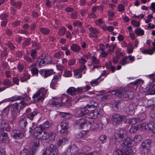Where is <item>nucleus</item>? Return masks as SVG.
I'll list each match as a JSON object with an SVG mask.
<instances>
[{"label": "nucleus", "instance_id": "1", "mask_svg": "<svg viewBox=\"0 0 155 155\" xmlns=\"http://www.w3.org/2000/svg\"><path fill=\"white\" fill-rule=\"evenodd\" d=\"M47 91V90L43 87L38 89L33 96V98L34 99L35 101L37 102L40 101H42L45 97Z\"/></svg>", "mask_w": 155, "mask_h": 155}, {"label": "nucleus", "instance_id": "2", "mask_svg": "<svg viewBox=\"0 0 155 155\" xmlns=\"http://www.w3.org/2000/svg\"><path fill=\"white\" fill-rule=\"evenodd\" d=\"M125 119L126 117L124 116L118 114H114L112 117L113 124L115 126H118L121 123L122 121H125Z\"/></svg>", "mask_w": 155, "mask_h": 155}, {"label": "nucleus", "instance_id": "3", "mask_svg": "<svg viewBox=\"0 0 155 155\" xmlns=\"http://www.w3.org/2000/svg\"><path fill=\"white\" fill-rule=\"evenodd\" d=\"M58 151L56 146L53 144H51L49 148H46L42 155H49L51 154L53 155H58Z\"/></svg>", "mask_w": 155, "mask_h": 155}, {"label": "nucleus", "instance_id": "4", "mask_svg": "<svg viewBox=\"0 0 155 155\" xmlns=\"http://www.w3.org/2000/svg\"><path fill=\"white\" fill-rule=\"evenodd\" d=\"M89 110L87 107H84L83 108L77 109L76 111V115L78 117H83L88 113Z\"/></svg>", "mask_w": 155, "mask_h": 155}, {"label": "nucleus", "instance_id": "5", "mask_svg": "<svg viewBox=\"0 0 155 155\" xmlns=\"http://www.w3.org/2000/svg\"><path fill=\"white\" fill-rule=\"evenodd\" d=\"M78 151V148L74 145H72L70 146L65 151L66 155H73Z\"/></svg>", "mask_w": 155, "mask_h": 155}, {"label": "nucleus", "instance_id": "6", "mask_svg": "<svg viewBox=\"0 0 155 155\" xmlns=\"http://www.w3.org/2000/svg\"><path fill=\"white\" fill-rule=\"evenodd\" d=\"M43 129L41 126L39 125L38 127H37L34 129L31 128L30 130V132L35 137H37L39 136L42 132Z\"/></svg>", "mask_w": 155, "mask_h": 155}, {"label": "nucleus", "instance_id": "7", "mask_svg": "<svg viewBox=\"0 0 155 155\" xmlns=\"http://www.w3.org/2000/svg\"><path fill=\"white\" fill-rule=\"evenodd\" d=\"M150 142L149 140L146 139L144 140L142 143V151L144 153H147L149 150L150 147Z\"/></svg>", "mask_w": 155, "mask_h": 155}, {"label": "nucleus", "instance_id": "8", "mask_svg": "<svg viewBox=\"0 0 155 155\" xmlns=\"http://www.w3.org/2000/svg\"><path fill=\"white\" fill-rule=\"evenodd\" d=\"M87 120L84 119H81L78 120L76 123V125L79 126L81 129L84 128L86 129L87 127Z\"/></svg>", "mask_w": 155, "mask_h": 155}, {"label": "nucleus", "instance_id": "9", "mask_svg": "<svg viewBox=\"0 0 155 155\" xmlns=\"http://www.w3.org/2000/svg\"><path fill=\"white\" fill-rule=\"evenodd\" d=\"M145 130H152L155 134V123L153 122H150L149 123H145L144 124Z\"/></svg>", "mask_w": 155, "mask_h": 155}, {"label": "nucleus", "instance_id": "10", "mask_svg": "<svg viewBox=\"0 0 155 155\" xmlns=\"http://www.w3.org/2000/svg\"><path fill=\"white\" fill-rule=\"evenodd\" d=\"M11 135L15 138H17L22 137L23 136V133L21 130H14L11 133Z\"/></svg>", "mask_w": 155, "mask_h": 155}, {"label": "nucleus", "instance_id": "11", "mask_svg": "<svg viewBox=\"0 0 155 155\" xmlns=\"http://www.w3.org/2000/svg\"><path fill=\"white\" fill-rule=\"evenodd\" d=\"M144 123L139 124L137 126L131 127L129 130L130 132V133H134L140 130H145V126H143L144 125Z\"/></svg>", "mask_w": 155, "mask_h": 155}, {"label": "nucleus", "instance_id": "12", "mask_svg": "<svg viewBox=\"0 0 155 155\" xmlns=\"http://www.w3.org/2000/svg\"><path fill=\"white\" fill-rule=\"evenodd\" d=\"M126 131L124 130L120 129L115 134V137L116 139L119 138L122 139L126 136Z\"/></svg>", "mask_w": 155, "mask_h": 155}, {"label": "nucleus", "instance_id": "13", "mask_svg": "<svg viewBox=\"0 0 155 155\" xmlns=\"http://www.w3.org/2000/svg\"><path fill=\"white\" fill-rule=\"evenodd\" d=\"M136 107L137 106L135 104H130L127 107L126 111L129 114H133L135 112V110L136 109Z\"/></svg>", "mask_w": 155, "mask_h": 155}, {"label": "nucleus", "instance_id": "14", "mask_svg": "<svg viewBox=\"0 0 155 155\" xmlns=\"http://www.w3.org/2000/svg\"><path fill=\"white\" fill-rule=\"evenodd\" d=\"M132 142V139L129 137H127L124 141L122 144V146L124 149H126Z\"/></svg>", "mask_w": 155, "mask_h": 155}, {"label": "nucleus", "instance_id": "15", "mask_svg": "<svg viewBox=\"0 0 155 155\" xmlns=\"http://www.w3.org/2000/svg\"><path fill=\"white\" fill-rule=\"evenodd\" d=\"M40 73L42 76L46 78L53 74V71L52 70L43 69L40 71Z\"/></svg>", "mask_w": 155, "mask_h": 155}, {"label": "nucleus", "instance_id": "16", "mask_svg": "<svg viewBox=\"0 0 155 155\" xmlns=\"http://www.w3.org/2000/svg\"><path fill=\"white\" fill-rule=\"evenodd\" d=\"M88 29L91 32L89 34V37L97 38V35L99 33L98 30L93 27L89 28Z\"/></svg>", "mask_w": 155, "mask_h": 155}, {"label": "nucleus", "instance_id": "17", "mask_svg": "<svg viewBox=\"0 0 155 155\" xmlns=\"http://www.w3.org/2000/svg\"><path fill=\"white\" fill-rule=\"evenodd\" d=\"M102 110H101L99 111L98 110H95L90 114V115L92 118L96 119L102 115Z\"/></svg>", "mask_w": 155, "mask_h": 155}, {"label": "nucleus", "instance_id": "18", "mask_svg": "<svg viewBox=\"0 0 155 155\" xmlns=\"http://www.w3.org/2000/svg\"><path fill=\"white\" fill-rule=\"evenodd\" d=\"M62 97L63 98V99H62V98L61 99V102H58L55 101L53 102L50 104V106L51 107H58L60 106H61V105H63L61 104V102H63V99L64 98H67L66 95H64ZM67 100V98H66L65 101H66Z\"/></svg>", "mask_w": 155, "mask_h": 155}, {"label": "nucleus", "instance_id": "19", "mask_svg": "<svg viewBox=\"0 0 155 155\" xmlns=\"http://www.w3.org/2000/svg\"><path fill=\"white\" fill-rule=\"evenodd\" d=\"M39 138L38 137L34 140L33 141V145L32 146V150L33 153L39 147L40 145Z\"/></svg>", "mask_w": 155, "mask_h": 155}, {"label": "nucleus", "instance_id": "20", "mask_svg": "<svg viewBox=\"0 0 155 155\" xmlns=\"http://www.w3.org/2000/svg\"><path fill=\"white\" fill-rule=\"evenodd\" d=\"M18 124L21 127L24 128L28 124L27 119L25 117L21 118L18 121Z\"/></svg>", "mask_w": 155, "mask_h": 155}, {"label": "nucleus", "instance_id": "21", "mask_svg": "<svg viewBox=\"0 0 155 155\" xmlns=\"http://www.w3.org/2000/svg\"><path fill=\"white\" fill-rule=\"evenodd\" d=\"M7 135L2 130H0V141L1 142H5L7 140Z\"/></svg>", "mask_w": 155, "mask_h": 155}, {"label": "nucleus", "instance_id": "22", "mask_svg": "<svg viewBox=\"0 0 155 155\" xmlns=\"http://www.w3.org/2000/svg\"><path fill=\"white\" fill-rule=\"evenodd\" d=\"M0 127L3 130L8 131L9 130V126L8 124L4 120H2L0 123Z\"/></svg>", "mask_w": 155, "mask_h": 155}, {"label": "nucleus", "instance_id": "23", "mask_svg": "<svg viewBox=\"0 0 155 155\" xmlns=\"http://www.w3.org/2000/svg\"><path fill=\"white\" fill-rule=\"evenodd\" d=\"M61 132L63 133H66L68 127V124L65 122H63L61 123Z\"/></svg>", "mask_w": 155, "mask_h": 155}, {"label": "nucleus", "instance_id": "24", "mask_svg": "<svg viewBox=\"0 0 155 155\" xmlns=\"http://www.w3.org/2000/svg\"><path fill=\"white\" fill-rule=\"evenodd\" d=\"M48 132L44 131L39 135L38 138L42 140H46L48 139Z\"/></svg>", "mask_w": 155, "mask_h": 155}, {"label": "nucleus", "instance_id": "25", "mask_svg": "<svg viewBox=\"0 0 155 155\" xmlns=\"http://www.w3.org/2000/svg\"><path fill=\"white\" fill-rule=\"evenodd\" d=\"M71 49L74 52H78L81 50V48L77 44H73L71 46Z\"/></svg>", "mask_w": 155, "mask_h": 155}, {"label": "nucleus", "instance_id": "26", "mask_svg": "<svg viewBox=\"0 0 155 155\" xmlns=\"http://www.w3.org/2000/svg\"><path fill=\"white\" fill-rule=\"evenodd\" d=\"M51 124V123L50 122L48 121H46L45 122H44L41 126L42 129L43 130H45L50 127Z\"/></svg>", "mask_w": 155, "mask_h": 155}, {"label": "nucleus", "instance_id": "27", "mask_svg": "<svg viewBox=\"0 0 155 155\" xmlns=\"http://www.w3.org/2000/svg\"><path fill=\"white\" fill-rule=\"evenodd\" d=\"M98 106V104L94 101H90L88 104L87 105L86 107L87 108H92L97 107Z\"/></svg>", "mask_w": 155, "mask_h": 155}, {"label": "nucleus", "instance_id": "28", "mask_svg": "<svg viewBox=\"0 0 155 155\" xmlns=\"http://www.w3.org/2000/svg\"><path fill=\"white\" fill-rule=\"evenodd\" d=\"M128 155H134L136 152L135 148L133 147H129L126 152Z\"/></svg>", "mask_w": 155, "mask_h": 155}, {"label": "nucleus", "instance_id": "29", "mask_svg": "<svg viewBox=\"0 0 155 155\" xmlns=\"http://www.w3.org/2000/svg\"><path fill=\"white\" fill-rule=\"evenodd\" d=\"M38 113V112L37 111L34 110V111H33L32 112H31L28 114H27L26 115V116L30 120H32L33 119V118L35 116L37 115V114Z\"/></svg>", "mask_w": 155, "mask_h": 155}, {"label": "nucleus", "instance_id": "30", "mask_svg": "<svg viewBox=\"0 0 155 155\" xmlns=\"http://www.w3.org/2000/svg\"><path fill=\"white\" fill-rule=\"evenodd\" d=\"M147 90L149 94H155V84L150 86Z\"/></svg>", "mask_w": 155, "mask_h": 155}, {"label": "nucleus", "instance_id": "31", "mask_svg": "<svg viewBox=\"0 0 155 155\" xmlns=\"http://www.w3.org/2000/svg\"><path fill=\"white\" fill-rule=\"evenodd\" d=\"M30 76L28 73L24 74L20 76V78L22 82H24L30 78Z\"/></svg>", "mask_w": 155, "mask_h": 155}, {"label": "nucleus", "instance_id": "32", "mask_svg": "<svg viewBox=\"0 0 155 155\" xmlns=\"http://www.w3.org/2000/svg\"><path fill=\"white\" fill-rule=\"evenodd\" d=\"M88 123L89 124V127L92 130H94L97 128L98 127V125L97 124L93 123L90 121H88Z\"/></svg>", "mask_w": 155, "mask_h": 155}, {"label": "nucleus", "instance_id": "33", "mask_svg": "<svg viewBox=\"0 0 155 155\" xmlns=\"http://www.w3.org/2000/svg\"><path fill=\"white\" fill-rule=\"evenodd\" d=\"M68 142V140L66 138H63L62 139H60L58 143V145L59 146L62 145V144H64L67 143Z\"/></svg>", "mask_w": 155, "mask_h": 155}, {"label": "nucleus", "instance_id": "34", "mask_svg": "<svg viewBox=\"0 0 155 155\" xmlns=\"http://www.w3.org/2000/svg\"><path fill=\"white\" fill-rule=\"evenodd\" d=\"M48 139L51 141L54 140L56 136V134L54 132H48Z\"/></svg>", "mask_w": 155, "mask_h": 155}, {"label": "nucleus", "instance_id": "35", "mask_svg": "<svg viewBox=\"0 0 155 155\" xmlns=\"http://www.w3.org/2000/svg\"><path fill=\"white\" fill-rule=\"evenodd\" d=\"M100 78L99 77L97 79L91 81L90 83L92 86H95L98 85L101 81Z\"/></svg>", "mask_w": 155, "mask_h": 155}, {"label": "nucleus", "instance_id": "36", "mask_svg": "<svg viewBox=\"0 0 155 155\" xmlns=\"http://www.w3.org/2000/svg\"><path fill=\"white\" fill-rule=\"evenodd\" d=\"M61 73H59L56 74L54 75V78L52 80L53 81H54L57 83L58 79H60L61 78Z\"/></svg>", "mask_w": 155, "mask_h": 155}, {"label": "nucleus", "instance_id": "37", "mask_svg": "<svg viewBox=\"0 0 155 155\" xmlns=\"http://www.w3.org/2000/svg\"><path fill=\"white\" fill-rule=\"evenodd\" d=\"M23 97L20 96H15L8 99V101H14L17 100L23 99Z\"/></svg>", "mask_w": 155, "mask_h": 155}, {"label": "nucleus", "instance_id": "38", "mask_svg": "<svg viewBox=\"0 0 155 155\" xmlns=\"http://www.w3.org/2000/svg\"><path fill=\"white\" fill-rule=\"evenodd\" d=\"M76 89L74 87H71L69 88L67 90V93L71 95H73L75 94Z\"/></svg>", "mask_w": 155, "mask_h": 155}, {"label": "nucleus", "instance_id": "39", "mask_svg": "<svg viewBox=\"0 0 155 155\" xmlns=\"http://www.w3.org/2000/svg\"><path fill=\"white\" fill-rule=\"evenodd\" d=\"M11 82V80L8 79H5L3 81V84L5 86H7V87H9L12 86Z\"/></svg>", "mask_w": 155, "mask_h": 155}, {"label": "nucleus", "instance_id": "40", "mask_svg": "<svg viewBox=\"0 0 155 155\" xmlns=\"http://www.w3.org/2000/svg\"><path fill=\"white\" fill-rule=\"evenodd\" d=\"M129 63V61L128 60L127 57L125 56L121 60L120 63L122 65H124L126 64H127Z\"/></svg>", "mask_w": 155, "mask_h": 155}, {"label": "nucleus", "instance_id": "41", "mask_svg": "<svg viewBox=\"0 0 155 155\" xmlns=\"http://www.w3.org/2000/svg\"><path fill=\"white\" fill-rule=\"evenodd\" d=\"M114 153L115 155H128L126 152L122 151L119 150H115Z\"/></svg>", "mask_w": 155, "mask_h": 155}, {"label": "nucleus", "instance_id": "42", "mask_svg": "<svg viewBox=\"0 0 155 155\" xmlns=\"http://www.w3.org/2000/svg\"><path fill=\"white\" fill-rule=\"evenodd\" d=\"M40 31L44 34L47 35L49 33L50 30L47 28H42L40 29Z\"/></svg>", "mask_w": 155, "mask_h": 155}, {"label": "nucleus", "instance_id": "43", "mask_svg": "<svg viewBox=\"0 0 155 155\" xmlns=\"http://www.w3.org/2000/svg\"><path fill=\"white\" fill-rule=\"evenodd\" d=\"M31 55L33 60L35 59L37 57V51L35 49H32L31 51Z\"/></svg>", "mask_w": 155, "mask_h": 155}, {"label": "nucleus", "instance_id": "44", "mask_svg": "<svg viewBox=\"0 0 155 155\" xmlns=\"http://www.w3.org/2000/svg\"><path fill=\"white\" fill-rule=\"evenodd\" d=\"M64 54V53L62 51H58L55 53L54 57L57 59H59L62 57Z\"/></svg>", "mask_w": 155, "mask_h": 155}, {"label": "nucleus", "instance_id": "45", "mask_svg": "<svg viewBox=\"0 0 155 155\" xmlns=\"http://www.w3.org/2000/svg\"><path fill=\"white\" fill-rule=\"evenodd\" d=\"M107 138V137L105 135H101V136L99 139L100 141L101 142L102 144L106 142V141Z\"/></svg>", "mask_w": 155, "mask_h": 155}, {"label": "nucleus", "instance_id": "46", "mask_svg": "<svg viewBox=\"0 0 155 155\" xmlns=\"http://www.w3.org/2000/svg\"><path fill=\"white\" fill-rule=\"evenodd\" d=\"M135 33L138 35H144V31L141 29L140 28H137L135 29Z\"/></svg>", "mask_w": 155, "mask_h": 155}, {"label": "nucleus", "instance_id": "47", "mask_svg": "<svg viewBox=\"0 0 155 155\" xmlns=\"http://www.w3.org/2000/svg\"><path fill=\"white\" fill-rule=\"evenodd\" d=\"M44 61L46 62V64H48L50 63L51 61V57L48 55H45V56L43 58Z\"/></svg>", "mask_w": 155, "mask_h": 155}, {"label": "nucleus", "instance_id": "48", "mask_svg": "<svg viewBox=\"0 0 155 155\" xmlns=\"http://www.w3.org/2000/svg\"><path fill=\"white\" fill-rule=\"evenodd\" d=\"M142 140V137L140 135L135 136L133 139V141L135 143H138Z\"/></svg>", "mask_w": 155, "mask_h": 155}, {"label": "nucleus", "instance_id": "49", "mask_svg": "<svg viewBox=\"0 0 155 155\" xmlns=\"http://www.w3.org/2000/svg\"><path fill=\"white\" fill-rule=\"evenodd\" d=\"M20 155H32L30 152L27 149H25L22 150Z\"/></svg>", "mask_w": 155, "mask_h": 155}, {"label": "nucleus", "instance_id": "50", "mask_svg": "<svg viewBox=\"0 0 155 155\" xmlns=\"http://www.w3.org/2000/svg\"><path fill=\"white\" fill-rule=\"evenodd\" d=\"M9 110V107H7L5 108L3 110L2 112V115L4 116H7Z\"/></svg>", "mask_w": 155, "mask_h": 155}, {"label": "nucleus", "instance_id": "51", "mask_svg": "<svg viewBox=\"0 0 155 155\" xmlns=\"http://www.w3.org/2000/svg\"><path fill=\"white\" fill-rule=\"evenodd\" d=\"M127 92L125 91H120V94L121 95H120V97H127L129 96L127 95Z\"/></svg>", "mask_w": 155, "mask_h": 155}, {"label": "nucleus", "instance_id": "52", "mask_svg": "<svg viewBox=\"0 0 155 155\" xmlns=\"http://www.w3.org/2000/svg\"><path fill=\"white\" fill-rule=\"evenodd\" d=\"M127 52L129 53H131L133 51V45L131 43H129L127 47Z\"/></svg>", "mask_w": 155, "mask_h": 155}, {"label": "nucleus", "instance_id": "53", "mask_svg": "<svg viewBox=\"0 0 155 155\" xmlns=\"http://www.w3.org/2000/svg\"><path fill=\"white\" fill-rule=\"evenodd\" d=\"M81 70L79 69L76 70L74 71L75 75L78 78H80L82 76Z\"/></svg>", "mask_w": 155, "mask_h": 155}, {"label": "nucleus", "instance_id": "54", "mask_svg": "<svg viewBox=\"0 0 155 155\" xmlns=\"http://www.w3.org/2000/svg\"><path fill=\"white\" fill-rule=\"evenodd\" d=\"M37 63L39 65V66H44L46 64V62L43 59H41L40 58L38 59L37 61Z\"/></svg>", "mask_w": 155, "mask_h": 155}, {"label": "nucleus", "instance_id": "55", "mask_svg": "<svg viewBox=\"0 0 155 155\" xmlns=\"http://www.w3.org/2000/svg\"><path fill=\"white\" fill-rule=\"evenodd\" d=\"M66 31L65 28H62L59 30L58 34L60 35H63L65 34Z\"/></svg>", "mask_w": 155, "mask_h": 155}, {"label": "nucleus", "instance_id": "56", "mask_svg": "<svg viewBox=\"0 0 155 155\" xmlns=\"http://www.w3.org/2000/svg\"><path fill=\"white\" fill-rule=\"evenodd\" d=\"M31 70L33 75H37L38 74V70L35 67L32 68Z\"/></svg>", "mask_w": 155, "mask_h": 155}, {"label": "nucleus", "instance_id": "57", "mask_svg": "<svg viewBox=\"0 0 155 155\" xmlns=\"http://www.w3.org/2000/svg\"><path fill=\"white\" fill-rule=\"evenodd\" d=\"M12 5L15 6L16 8L19 9L21 6V2H15V4H11Z\"/></svg>", "mask_w": 155, "mask_h": 155}, {"label": "nucleus", "instance_id": "58", "mask_svg": "<svg viewBox=\"0 0 155 155\" xmlns=\"http://www.w3.org/2000/svg\"><path fill=\"white\" fill-rule=\"evenodd\" d=\"M138 117L140 120H142L146 118V115L144 113H142L139 115Z\"/></svg>", "mask_w": 155, "mask_h": 155}, {"label": "nucleus", "instance_id": "59", "mask_svg": "<svg viewBox=\"0 0 155 155\" xmlns=\"http://www.w3.org/2000/svg\"><path fill=\"white\" fill-rule=\"evenodd\" d=\"M120 93V90L113 91L111 92V94L112 95H115L118 97H120V95H121Z\"/></svg>", "mask_w": 155, "mask_h": 155}, {"label": "nucleus", "instance_id": "60", "mask_svg": "<svg viewBox=\"0 0 155 155\" xmlns=\"http://www.w3.org/2000/svg\"><path fill=\"white\" fill-rule=\"evenodd\" d=\"M127 57L128 59H129V62L132 63L135 60V58L134 56L132 55H129L127 56Z\"/></svg>", "mask_w": 155, "mask_h": 155}, {"label": "nucleus", "instance_id": "61", "mask_svg": "<svg viewBox=\"0 0 155 155\" xmlns=\"http://www.w3.org/2000/svg\"><path fill=\"white\" fill-rule=\"evenodd\" d=\"M132 25L135 27H138L140 26L139 23L136 21L133 20L131 21Z\"/></svg>", "mask_w": 155, "mask_h": 155}, {"label": "nucleus", "instance_id": "62", "mask_svg": "<svg viewBox=\"0 0 155 155\" xmlns=\"http://www.w3.org/2000/svg\"><path fill=\"white\" fill-rule=\"evenodd\" d=\"M78 12L77 11H74L71 13V17L72 18L74 19L76 18H77Z\"/></svg>", "mask_w": 155, "mask_h": 155}, {"label": "nucleus", "instance_id": "63", "mask_svg": "<svg viewBox=\"0 0 155 155\" xmlns=\"http://www.w3.org/2000/svg\"><path fill=\"white\" fill-rule=\"evenodd\" d=\"M150 115L153 118L155 117V107L151 110Z\"/></svg>", "mask_w": 155, "mask_h": 155}, {"label": "nucleus", "instance_id": "64", "mask_svg": "<svg viewBox=\"0 0 155 155\" xmlns=\"http://www.w3.org/2000/svg\"><path fill=\"white\" fill-rule=\"evenodd\" d=\"M72 75V73L70 71L66 70L64 72V75L66 77H71Z\"/></svg>", "mask_w": 155, "mask_h": 155}]
</instances>
